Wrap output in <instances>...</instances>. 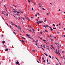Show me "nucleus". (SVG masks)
Masks as SVG:
<instances>
[{"label":"nucleus","instance_id":"f257e3e1","mask_svg":"<svg viewBox=\"0 0 65 65\" xmlns=\"http://www.w3.org/2000/svg\"><path fill=\"white\" fill-rule=\"evenodd\" d=\"M15 26L17 28H18L19 29H20V30H21V27L20 26H17V25H15Z\"/></svg>","mask_w":65,"mask_h":65},{"label":"nucleus","instance_id":"f03ea898","mask_svg":"<svg viewBox=\"0 0 65 65\" xmlns=\"http://www.w3.org/2000/svg\"><path fill=\"white\" fill-rule=\"evenodd\" d=\"M58 52H57V49H56L55 51H56V54H59V50H58Z\"/></svg>","mask_w":65,"mask_h":65},{"label":"nucleus","instance_id":"7ed1b4c3","mask_svg":"<svg viewBox=\"0 0 65 65\" xmlns=\"http://www.w3.org/2000/svg\"><path fill=\"white\" fill-rule=\"evenodd\" d=\"M15 64H18V65H20V62H19L18 61H17V62L15 63Z\"/></svg>","mask_w":65,"mask_h":65},{"label":"nucleus","instance_id":"20e7f679","mask_svg":"<svg viewBox=\"0 0 65 65\" xmlns=\"http://www.w3.org/2000/svg\"><path fill=\"white\" fill-rule=\"evenodd\" d=\"M46 47H47L46 49H48V50L49 51H50V50L49 49V47L48 46H47V45H46Z\"/></svg>","mask_w":65,"mask_h":65},{"label":"nucleus","instance_id":"39448f33","mask_svg":"<svg viewBox=\"0 0 65 65\" xmlns=\"http://www.w3.org/2000/svg\"><path fill=\"white\" fill-rule=\"evenodd\" d=\"M42 59L43 60V62L44 63V62H45V60H44V58L43 57L42 58Z\"/></svg>","mask_w":65,"mask_h":65},{"label":"nucleus","instance_id":"423d86ee","mask_svg":"<svg viewBox=\"0 0 65 65\" xmlns=\"http://www.w3.org/2000/svg\"><path fill=\"white\" fill-rule=\"evenodd\" d=\"M17 13L18 14H19V13H21V12H19V11H17Z\"/></svg>","mask_w":65,"mask_h":65},{"label":"nucleus","instance_id":"0eeeda50","mask_svg":"<svg viewBox=\"0 0 65 65\" xmlns=\"http://www.w3.org/2000/svg\"><path fill=\"white\" fill-rule=\"evenodd\" d=\"M26 36H27L28 37V38H30V37H29V35H28L26 34Z\"/></svg>","mask_w":65,"mask_h":65},{"label":"nucleus","instance_id":"6e6552de","mask_svg":"<svg viewBox=\"0 0 65 65\" xmlns=\"http://www.w3.org/2000/svg\"><path fill=\"white\" fill-rule=\"evenodd\" d=\"M5 43V41H3L2 43L3 44H4V43Z\"/></svg>","mask_w":65,"mask_h":65},{"label":"nucleus","instance_id":"1a4fd4ad","mask_svg":"<svg viewBox=\"0 0 65 65\" xmlns=\"http://www.w3.org/2000/svg\"><path fill=\"white\" fill-rule=\"evenodd\" d=\"M20 41H22L23 43H25V41H23V40H20Z\"/></svg>","mask_w":65,"mask_h":65},{"label":"nucleus","instance_id":"9d476101","mask_svg":"<svg viewBox=\"0 0 65 65\" xmlns=\"http://www.w3.org/2000/svg\"><path fill=\"white\" fill-rule=\"evenodd\" d=\"M44 54H45V55H46V56L47 57V56H48L47 55V54H46V53H44Z\"/></svg>","mask_w":65,"mask_h":65},{"label":"nucleus","instance_id":"9b49d317","mask_svg":"<svg viewBox=\"0 0 65 65\" xmlns=\"http://www.w3.org/2000/svg\"><path fill=\"white\" fill-rule=\"evenodd\" d=\"M8 50V48H6L5 50V51H7Z\"/></svg>","mask_w":65,"mask_h":65},{"label":"nucleus","instance_id":"f8f14e48","mask_svg":"<svg viewBox=\"0 0 65 65\" xmlns=\"http://www.w3.org/2000/svg\"><path fill=\"white\" fill-rule=\"evenodd\" d=\"M13 11L14 12V13H15L16 12H17V11Z\"/></svg>","mask_w":65,"mask_h":65},{"label":"nucleus","instance_id":"ddd939ff","mask_svg":"<svg viewBox=\"0 0 65 65\" xmlns=\"http://www.w3.org/2000/svg\"><path fill=\"white\" fill-rule=\"evenodd\" d=\"M22 38H23V39H25V38H24L22 37Z\"/></svg>","mask_w":65,"mask_h":65},{"label":"nucleus","instance_id":"4468645a","mask_svg":"<svg viewBox=\"0 0 65 65\" xmlns=\"http://www.w3.org/2000/svg\"><path fill=\"white\" fill-rule=\"evenodd\" d=\"M42 22H43V21H40L39 22V23H41Z\"/></svg>","mask_w":65,"mask_h":65},{"label":"nucleus","instance_id":"2eb2a0df","mask_svg":"<svg viewBox=\"0 0 65 65\" xmlns=\"http://www.w3.org/2000/svg\"><path fill=\"white\" fill-rule=\"evenodd\" d=\"M41 48L43 50H44V49L42 47H41Z\"/></svg>","mask_w":65,"mask_h":65},{"label":"nucleus","instance_id":"dca6fc26","mask_svg":"<svg viewBox=\"0 0 65 65\" xmlns=\"http://www.w3.org/2000/svg\"><path fill=\"white\" fill-rule=\"evenodd\" d=\"M45 45H44L43 46V47H44V48H45Z\"/></svg>","mask_w":65,"mask_h":65},{"label":"nucleus","instance_id":"f3484780","mask_svg":"<svg viewBox=\"0 0 65 65\" xmlns=\"http://www.w3.org/2000/svg\"><path fill=\"white\" fill-rule=\"evenodd\" d=\"M52 31H53L54 30H53L52 28L50 29Z\"/></svg>","mask_w":65,"mask_h":65},{"label":"nucleus","instance_id":"a211bd4d","mask_svg":"<svg viewBox=\"0 0 65 65\" xmlns=\"http://www.w3.org/2000/svg\"><path fill=\"white\" fill-rule=\"evenodd\" d=\"M52 59L53 60V59H54V57H52Z\"/></svg>","mask_w":65,"mask_h":65},{"label":"nucleus","instance_id":"6ab92c4d","mask_svg":"<svg viewBox=\"0 0 65 65\" xmlns=\"http://www.w3.org/2000/svg\"><path fill=\"white\" fill-rule=\"evenodd\" d=\"M49 57H50V58L51 59V56L49 55Z\"/></svg>","mask_w":65,"mask_h":65},{"label":"nucleus","instance_id":"aec40b11","mask_svg":"<svg viewBox=\"0 0 65 65\" xmlns=\"http://www.w3.org/2000/svg\"><path fill=\"white\" fill-rule=\"evenodd\" d=\"M13 33H14V34L15 35H16V34H15L14 32H13Z\"/></svg>","mask_w":65,"mask_h":65},{"label":"nucleus","instance_id":"412c9836","mask_svg":"<svg viewBox=\"0 0 65 65\" xmlns=\"http://www.w3.org/2000/svg\"><path fill=\"white\" fill-rule=\"evenodd\" d=\"M22 19L23 21H24V20H25V18H22Z\"/></svg>","mask_w":65,"mask_h":65},{"label":"nucleus","instance_id":"4be33fe9","mask_svg":"<svg viewBox=\"0 0 65 65\" xmlns=\"http://www.w3.org/2000/svg\"><path fill=\"white\" fill-rule=\"evenodd\" d=\"M29 31H30V32H31V33H32V31L31 30H29Z\"/></svg>","mask_w":65,"mask_h":65},{"label":"nucleus","instance_id":"5701e85b","mask_svg":"<svg viewBox=\"0 0 65 65\" xmlns=\"http://www.w3.org/2000/svg\"><path fill=\"white\" fill-rule=\"evenodd\" d=\"M47 62H48V59H47Z\"/></svg>","mask_w":65,"mask_h":65},{"label":"nucleus","instance_id":"b1692460","mask_svg":"<svg viewBox=\"0 0 65 65\" xmlns=\"http://www.w3.org/2000/svg\"><path fill=\"white\" fill-rule=\"evenodd\" d=\"M53 29H56V27H55V28H54V27H53Z\"/></svg>","mask_w":65,"mask_h":65},{"label":"nucleus","instance_id":"393cba45","mask_svg":"<svg viewBox=\"0 0 65 65\" xmlns=\"http://www.w3.org/2000/svg\"><path fill=\"white\" fill-rule=\"evenodd\" d=\"M32 30H33V32H34V31H35L34 29H33L32 28Z\"/></svg>","mask_w":65,"mask_h":65},{"label":"nucleus","instance_id":"a878e982","mask_svg":"<svg viewBox=\"0 0 65 65\" xmlns=\"http://www.w3.org/2000/svg\"><path fill=\"white\" fill-rule=\"evenodd\" d=\"M43 41H44V42H45V41H46V40H43Z\"/></svg>","mask_w":65,"mask_h":65},{"label":"nucleus","instance_id":"bb28decb","mask_svg":"<svg viewBox=\"0 0 65 65\" xmlns=\"http://www.w3.org/2000/svg\"><path fill=\"white\" fill-rule=\"evenodd\" d=\"M35 44L36 45H37V46H38V45H37V43H36Z\"/></svg>","mask_w":65,"mask_h":65},{"label":"nucleus","instance_id":"cd10ccee","mask_svg":"<svg viewBox=\"0 0 65 65\" xmlns=\"http://www.w3.org/2000/svg\"><path fill=\"white\" fill-rule=\"evenodd\" d=\"M45 31L46 32H47V31L46 30H45Z\"/></svg>","mask_w":65,"mask_h":65},{"label":"nucleus","instance_id":"c85d7f7f","mask_svg":"<svg viewBox=\"0 0 65 65\" xmlns=\"http://www.w3.org/2000/svg\"><path fill=\"white\" fill-rule=\"evenodd\" d=\"M44 22H46V20H44Z\"/></svg>","mask_w":65,"mask_h":65},{"label":"nucleus","instance_id":"c756f323","mask_svg":"<svg viewBox=\"0 0 65 65\" xmlns=\"http://www.w3.org/2000/svg\"><path fill=\"white\" fill-rule=\"evenodd\" d=\"M17 15H19V14L17 13V14H16Z\"/></svg>","mask_w":65,"mask_h":65},{"label":"nucleus","instance_id":"7c9ffc66","mask_svg":"<svg viewBox=\"0 0 65 65\" xmlns=\"http://www.w3.org/2000/svg\"><path fill=\"white\" fill-rule=\"evenodd\" d=\"M53 26H54V27H55V24H53Z\"/></svg>","mask_w":65,"mask_h":65},{"label":"nucleus","instance_id":"2f4dec72","mask_svg":"<svg viewBox=\"0 0 65 65\" xmlns=\"http://www.w3.org/2000/svg\"><path fill=\"white\" fill-rule=\"evenodd\" d=\"M44 27H45V28H46V26H45V25H44Z\"/></svg>","mask_w":65,"mask_h":65},{"label":"nucleus","instance_id":"473e14b6","mask_svg":"<svg viewBox=\"0 0 65 65\" xmlns=\"http://www.w3.org/2000/svg\"><path fill=\"white\" fill-rule=\"evenodd\" d=\"M43 9V10H45V9H44V8H43V9Z\"/></svg>","mask_w":65,"mask_h":65},{"label":"nucleus","instance_id":"72a5a7b5","mask_svg":"<svg viewBox=\"0 0 65 65\" xmlns=\"http://www.w3.org/2000/svg\"><path fill=\"white\" fill-rule=\"evenodd\" d=\"M6 16H8V13L6 14Z\"/></svg>","mask_w":65,"mask_h":65},{"label":"nucleus","instance_id":"f704fd0d","mask_svg":"<svg viewBox=\"0 0 65 65\" xmlns=\"http://www.w3.org/2000/svg\"><path fill=\"white\" fill-rule=\"evenodd\" d=\"M52 48H54V47H53V46H52Z\"/></svg>","mask_w":65,"mask_h":65},{"label":"nucleus","instance_id":"c9c22d12","mask_svg":"<svg viewBox=\"0 0 65 65\" xmlns=\"http://www.w3.org/2000/svg\"><path fill=\"white\" fill-rule=\"evenodd\" d=\"M27 21H28L29 20V18H28V19H27Z\"/></svg>","mask_w":65,"mask_h":65},{"label":"nucleus","instance_id":"e433bc0d","mask_svg":"<svg viewBox=\"0 0 65 65\" xmlns=\"http://www.w3.org/2000/svg\"><path fill=\"white\" fill-rule=\"evenodd\" d=\"M37 61L39 63V61H38V60H37Z\"/></svg>","mask_w":65,"mask_h":65},{"label":"nucleus","instance_id":"4c0bfd02","mask_svg":"<svg viewBox=\"0 0 65 65\" xmlns=\"http://www.w3.org/2000/svg\"><path fill=\"white\" fill-rule=\"evenodd\" d=\"M30 0V1H29V0H28V2H30V1L31 0Z\"/></svg>","mask_w":65,"mask_h":65},{"label":"nucleus","instance_id":"58836bf2","mask_svg":"<svg viewBox=\"0 0 65 65\" xmlns=\"http://www.w3.org/2000/svg\"><path fill=\"white\" fill-rule=\"evenodd\" d=\"M4 13H3V12H2V14H4Z\"/></svg>","mask_w":65,"mask_h":65},{"label":"nucleus","instance_id":"ea45409f","mask_svg":"<svg viewBox=\"0 0 65 65\" xmlns=\"http://www.w3.org/2000/svg\"><path fill=\"white\" fill-rule=\"evenodd\" d=\"M32 10H33V8H32Z\"/></svg>","mask_w":65,"mask_h":65},{"label":"nucleus","instance_id":"a19ab883","mask_svg":"<svg viewBox=\"0 0 65 65\" xmlns=\"http://www.w3.org/2000/svg\"><path fill=\"white\" fill-rule=\"evenodd\" d=\"M6 24H7V26H8V24H7V23H6Z\"/></svg>","mask_w":65,"mask_h":65},{"label":"nucleus","instance_id":"79ce46f5","mask_svg":"<svg viewBox=\"0 0 65 65\" xmlns=\"http://www.w3.org/2000/svg\"><path fill=\"white\" fill-rule=\"evenodd\" d=\"M49 64V63H48V62H47V64Z\"/></svg>","mask_w":65,"mask_h":65},{"label":"nucleus","instance_id":"37998d69","mask_svg":"<svg viewBox=\"0 0 65 65\" xmlns=\"http://www.w3.org/2000/svg\"><path fill=\"white\" fill-rule=\"evenodd\" d=\"M4 7H6V6H5V5H4Z\"/></svg>","mask_w":65,"mask_h":65},{"label":"nucleus","instance_id":"c03bdc74","mask_svg":"<svg viewBox=\"0 0 65 65\" xmlns=\"http://www.w3.org/2000/svg\"><path fill=\"white\" fill-rule=\"evenodd\" d=\"M40 39H41L42 40V39H42V38H40Z\"/></svg>","mask_w":65,"mask_h":65},{"label":"nucleus","instance_id":"a18cd8bd","mask_svg":"<svg viewBox=\"0 0 65 65\" xmlns=\"http://www.w3.org/2000/svg\"><path fill=\"white\" fill-rule=\"evenodd\" d=\"M3 35H2V37H3Z\"/></svg>","mask_w":65,"mask_h":65},{"label":"nucleus","instance_id":"49530a36","mask_svg":"<svg viewBox=\"0 0 65 65\" xmlns=\"http://www.w3.org/2000/svg\"><path fill=\"white\" fill-rule=\"evenodd\" d=\"M56 59H57V60H58V58H56Z\"/></svg>","mask_w":65,"mask_h":65},{"label":"nucleus","instance_id":"de8ad7c7","mask_svg":"<svg viewBox=\"0 0 65 65\" xmlns=\"http://www.w3.org/2000/svg\"><path fill=\"white\" fill-rule=\"evenodd\" d=\"M36 15V17H37V15Z\"/></svg>","mask_w":65,"mask_h":65},{"label":"nucleus","instance_id":"09e8293b","mask_svg":"<svg viewBox=\"0 0 65 65\" xmlns=\"http://www.w3.org/2000/svg\"><path fill=\"white\" fill-rule=\"evenodd\" d=\"M21 12V13H23V12Z\"/></svg>","mask_w":65,"mask_h":65},{"label":"nucleus","instance_id":"8fccbe9b","mask_svg":"<svg viewBox=\"0 0 65 65\" xmlns=\"http://www.w3.org/2000/svg\"><path fill=\"white\" fill-rule=\"evenodd\" d=\"M36 20L37 21H38V19H36Z\"/></svg>","mask_w":65,"mask_h":65},{"label":"nucleus","instance_id":"3c124183","mask_svg":"<svg viewBox=\"0 0 65 65\" xmlns=\"http://www.w3.org/2000/svg\"><path fill=\"white\" fill-rule=\"evenodd\" d=\"M38 31H39V29H38Z\"/></svg>","mask_w":65,"mask_h":65},{"label":"nucleus","instance_id":"603ef678","mask_svg":"<svg viewBox=\"0 0 65 65\" xmlns=\"http://www.w3.org/2000/svg\"><path fill=\"white\" fill-rule=\"evenodd\" d=\"M62 53H64V51H62Z\"/></svg>","mask_w":65,"mask_h":65},{"label":"nucleus","instance_id":"864d4df0","mask_svg":"<svg viewBox=\"0 0 65 65\" xmlns=\"http://www.w3.org/2000/svg\"><path fill=\"white\" fill-rule=\"evenodd\" d=\"M46 27H48V25H46Z\"/></svg>","mask_w":65,"mask_h":65},{"label":"nucleus","instance_id":"5fc2aeb1","mask_svg":"<svg viewBox=\"0 0 65 65\" xmlns=\"http://www.w3.org/2000/svg\"><path fill=\"white\" fill-rule=\"evenodd\" d=\"M20 19H21V18H19L18 19V20H20Z\"/></svg>","mask_w":65,"mask_h":65},{"label":"nucleus","instance_id":"6e6d98bb","mask_svg":"<svg viewBox=\"0 0 65 65\" xmlns=\"http://www.w3.org/2000/svg\"><path fill=\"white\" fill-rule=\"evenodd\" d=\"M55 43V44H56V45H57V44L56 43Z\"/></svg>","mask_w":65,"mask_h":65},{"label":"nucleus","instance_id":"4d7b16f0","mask_svg":"<svg viewBox=\"0 0 65 65\" xmlns=\"http://www.w3.org/2000/svg\"><path fill=\"white\" fill-rule=\"evenodd\" d=\"M4 14V15H6V14Z\"/></svg>","mask_w":65,"mask_h":65},{"label":"nucleus","instance_id":"13d9d810","mask_svg":"<svg viewBox=\"0 0 65 65\" xmlns=\"http://www.w3.org/2000/svg\"><path fill=\"white\" fill-rule=\"evenodd\" d=\"M31 18H32V19H33V17H31Z\"/></svg>","mask_w":65,"mask_h":65},{"label":"nucleus","instance_id":"bf43d9fd","mask_svg":"<svg viewBox=\"0 0 65 65\" xmlns=\"http://www.w3.org/2000/svg\"><path fill=\"white\" fill-rule=\"evenodd\" d=\"M61 24H60V23H59V26H60Z\"/></svg>","mask_w":65,"mask_h":65},{"label":"nucleus","instance_id":"052dcab7","mask_svg":"<svg viewBox=\"0 0 65 65\" xmlns=\"http://www.w3.org/2000/svg\"><path fill=\"white\" fill-rule=\"evenodd\" d=\"M33 41H35L34 40H33Z\"/></svg>","mask_w":65,"mask_h":65},{"label":"nucleus","instance_id":"680f3d73","mask_svg":"<svg viewBox=\"0 0 65 65\" xmlns=\"http://www.w3.org/2000/svg\"><path fill=\"white\" fill-rule=\"evenodd\" d=\"M60 9H59V11H60Z\"/></svg>","mask_w":65,"mask_h":65},{"label":"nucleus","instance_id":"e2e57ef3","mask_svg":"<svg viewBox=\"0 0 65 65\" xmlns=\"http://www.w3.org/2000/svg\"><path fill=\"white\" fill-rule=\"evenodd\" d=\"M11 24H12L13 23H12V22H11Z\"/></svg>","mask_w":65,"mask_h":65},{"label":"nucleus","instance_id":"0e129e2a","mask_svg":"<svg viewBox=\"0 0 65 65\" xmlns=\"http://www.w3.org/2000/svg\"><path fill=\"white\" fill-rule=\"evenodd\" d=\"M39 22H37V23H38Z\"/></svg>","mask_w":65,"mask_h":65},{"label":"nucleus","instance_id":"69168bd1","mask_svg":"<svg viewBox=\"0 0 65 65\" xmlns=\"http://www.w3.org/2000/svg\"><path fill=\"white\" fill-rule=\"evenodd\" d=\"M49 14L48 13L47 14V15H48Z\"/></svg>","mask_w":65,"mask_h":65},{"label":"nucleus","instance_id":"338daca9","mask_svg":"<svg viewBox=\"0 0 65 65\" xmlns=\"http://www.w3.org/2000/svg\"><path fill=\"white\" fill-rule=\"evenodd\" d=\"M19 11H20V12H21V10H20Z\"/></svg>","mask_w":65,"mask_h":65},{"label":"nucleus","instance_id":"774afa93","mask_svg":"<svg viewBox=\"0 0 65 65\" xmlns=\"http://www.w3.org/2000/svg\"><path fill=\"white\" fill-rule=\"evenodd\" d=\"M37 47H38V48H40V47H39L38 46Z\"/></svg>","mask_w":65,"mask_h":65}]
</instances>
